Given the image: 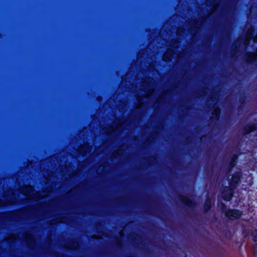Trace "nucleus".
I'll return each instance as SVG.
<instances>
[{"label": "nucleus", "instance_id": "obj_1", "mask_svg": "<svg viewBox=\"0 0 257 257\" xmlns=\"http://www.w3.org/2000/svg\"><path fill=\"white\" fill-rule=\"evenodd\" d=\"M22 192L27 196L29 199H39L40 197L37 193H35L33 188L31 186H25L21 188Z\"/></svg>", "mask_w": 257, "mask_h": 257}, {"label": "nucleus", "instance_id": "obj_2", "mask_svg": "<svg viewBox=\"0 0 257 257\" xmlns=\"http://www.w3.org/2000/svg\"><path fill=\"white\" fill-rule=\"evenodd\" d=\"M227 217L230 219L237 218L241 215V213L238 210H229L225 212Z\"/></svg>", "mask_w": 257, "mask_h": 257}, {"label": "nucleus", "instance_id": "obj_3", "mask_svg": "<svg viewBox=\"0 0 257 257\" xmlns=\"http://www.w3.org/2000/svg\"><path fill=\"white\" fill-rule=\"evenodd\" d=\"M225 191L226 192V194L224 192L223 193V197L225 200H229L232 196V191L229 188L226 187L225 189Z\"/></svg>", "mask_w": 257, "mask_h": 257}, {"label": "nucleus", "instance_id": "obj_4", "mask_svg": "<svg viewBox=\"0 0 257 257\" xmlns=\"http://www.w3.org/2000/svg\"><path fill=\"white\" fill-rule=\"evenodd\" d=\"M173 52L172 51H167L163 57V59L165 61H168L171 59V56L172 55Z\"/></svg>", "mask_w": 257, "mask_h": 257}, {"label": "nucleus", "instance_id": "obj_5", "mask_svg": "<svg viewBox=\"0 0 257 257\" xmlns=\"http://www.w3.org/2000/svg\"><path fill=\"white\" fill-rule=\"evenodd\" d=\"M232 182L231 183H236L239 180V175L238 174L235 175L233 177Z\"/></svg>", "mask_w": 257, "mask_h": 257}, {"label": "nucleus", "instance_id": "obj_6", "mask_svg": "<svg viewBox=\"0 0 257 257\" xmlns=\"http://www.w3.org/2000/svg\"><path fill=\"white\" fill-rule=\"evenodd\" d=\"M252 31H249L246 37V42L251 39Z\"/></svg>", "mask_w": 257, "mask_h": 257}, {"label": "nucleus", "instance_id": "obj_7", "mask_svg": "<svg viewBox=\"0 0 257 257\" xmlns=\"http://www.w3.org/2000/svg\"><path fill=\"white\" fill-rule=\"evenodd\" d=\"M220 113V110L218 108H216L214 110V115L216 117H217L219 116Z\"/></svg>", "mask_w": 257, "mask_h": 257}, {"label": "nucleus", "instance_id": "obj_8", "mask_svg": "<svg viewBox=\"0 0 257 257\" xmlns=\"http://www.w3.org/2000/svg\"><path fill=\"white\" fill-rule=\"evenodd\" d=\"M84 147H85V146H83V147H81V148H80V152L82 151V150H83V148ZM85 147H86V148L87 150H86V151L85 152V153H86V152H88V151H89V147L87 146V145H86Z\"/></svg>", "mask_w": 257, "mask_h": 257}, {"label": "nucleus", "instance_id": "obj_9", "mask_svg": "<svg viewBox=\"0 0 257 257\" xmlns=\"http://www.w3.org/2000/svg\"><path fill=\"white\" fill-rule=\"evenodd\" d=\"M149 92L146 93V96H148L150 94H151L152 92H150V89H149Z\"/></svg>", "mask_w": 257, "mask_h": 257}]
</instances>
